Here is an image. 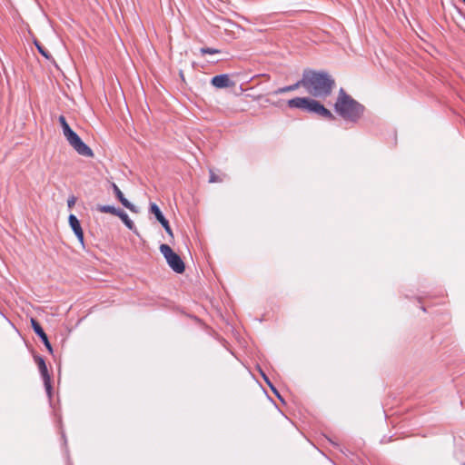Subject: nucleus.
Listing matches in <instances>:
<instances>
[{
  "label": "nucleus",
  "instance_id": "f257e3e1",
  "mask_svg": "<svg viewBox=\"0 0 465 465\" xmlns=\"http://www.w3.org/2000/svg\"><path fill=\"white\" fill-rule=\"evenodd\" d=\"M335 80L324 70L306 68L302 72V79L284 87H334Z\"/></svg>",
  "mask_w": 465,
  "mask_h": 465
},
{
  "label": "nucleus",
  "instance_id": "f03ea898",
  "mask_svg": "<svg viewBox=\"0 0 465 465\" xmlns=\"http://www.w3.org/2000/svg\"><path fill=\"white\" fill-rule=\"evenodd\" d=\"M335 111L343 119L351 122L358 121L363 114V106L346 94L341 89L339 97L335 103Z\"/></svg>",
  "mask_w": 465,
  "mask_h": 465
},
{
  "label": "nucleus",
  "instance_id": "7ed1b4c3",
  "mask_svg": "<svg viewBox=\"0 0 465 465\" xmlns=\"http://www.w3.org/2000/svg\"><path fill=\"white\" fill-rule=\"evenodd\" d=\"M58 122L61 124L63 134L66 138L69 144L80 154L85 157H93L94 153L92 149L85 144L79 135L74 132L69 126L64 115H60Z\"/></svg>",
  "mask_w": 465,
  "mask_h": 465
},
{
  "label": "nucleus",
  "instance_id": "20e7f679",
  "mask_svg": "<svg viewBox=\"0 0 465 465\" xmlns=\"http://www.w3.org/2000/svg\"><path fill=\"white\" fill-rule=\"evenodd\" d=\"M290 107L300 108L303 111L316 114L317 115L325 118V119H332L333 115L326 109L322 104L319 102L310 99V98H294L291 99L288 102Z\"/></svg>",
  "mask_w": 465,
  "mask_h": 465
},
{
  "label": "nucleus",
  "instance_id": "39448f33",
  "mask_svg": "<svg viewBox=\"0 0 465 465\" xmlns=\"http://www.w3.org/2000/svg\"><path fill=\"white\" fill-rule=\"evenodd\" d=\"M232 87H242L244 84L251 83V87H259L260 85H272L271 77L267 74H253L249 73H236L231 74Z\"/></svg>",
  "mask_w": 465,
  "mask_h": 465
},
{
  "label": "nucleus",
  "instance_id": "423d86ee",
  "mask_svg": "<svg viewBox=\"0 0 465 465\" xmlns=\"http://www.w3.org/2000/svg\"><path fill=\"white\" fill-rule=\"evenodd\" d=\"M160 252L165 258L168 265L172 268L173 272L176 273H183L185 270L184 262L181 259V257L175 253L172 248L167 244L160 245Z\"/></svg>",
  "mask_w": 465,
  "mask_h": 465
},
{
  "label": "nucleus",
  "instance_id": "0eeeda50",
  "mask_svg": "<svg viewBox=\"0 0 465 465\" xmlns=\"http://www.w3.org/2000/svg\"><path fill=\"white\" fill-rule=\"evenodd\" d=\"M232 76L228 74H221L212 77L209 81L206 76L203 75V79H200V83L205 85L207 83L213 85V87H232L231 84Z\"/></svg>",
  "mask_w": 465,
  "mask_h": 465
},
{
  "label": "nucleus",
  "instance_id": "6e6552de",
  "mask_svg": "<svg viewBox=\"0 0 465 465\" xmlns=\"http://www.w3.org/2000/svg\"><path fill=\"white\" fill-rule=\"evenodd\" d=\"M36 361V363H37V366L39 368V371L41 372V375L44 379V382H45V390H46V392L47 394L50 396L51 395V381H50V376L48 374V371H47V367H46V364L44 361L43 358L41 357H37L35 359Z\"/></svg>",
  "mask_w": 465,
  "mask_h": 465
},
{
  "label": "nucleus",
  "instance_id": "1a4fd4ad",
  "mask_svg": "<svg viewBox=\"0 0 465 465\" xmlns=\"http://www.w3.org/2000/svg\"><path fill=\"white\" fill-rule=\"evenodd\" d=\"M31 324L35 331V332L41 338L42 341L44 342L45 346L48 350L49 352H53V348L51 343L48 341L47 335L44 331L41 325L38 323V322L35 319H31Z\"/></svg>",
  "mask_w": 465,
  "mask_h": 465
},
{
  "label": "nucleus",
  "instance_id": "9d476101",
  "mask_svg": "<svg viewBox=\"0 0 465 465\" xmlns=\"http://www.w3.org/2000/svg\"><path fill=\"white\" fill-rule=\"evenodd\" d=\"M69 224L74 231L75 236L79 240V242L83 244L84 243V232L82 230L81 224L77 217L74 214H70L69 218Z\"/></svg>",
  "mask_w": 465,
  "mask_h": 465
},
{
  "label": "nucleus",
  "instance_id": "9b49d317",
  "mask_svg": "<svg viewBox=\"0 0 465 465\" xmlns=\"http://www.w3.org/2000/svg\"><path fill=\"white\" fill-rule=\"evenodd\" d=\"M112 187H113V190H114V193L115 194V196L117 197V199L121 202V203L127 209H129L131 212L133 213H137V209L136 207L131 203L124 195V193H122V191L119 189V187L115 184V183H113L112 184Z\"/></svg>",
  "mask_w": 465,
  "mask_h": 465
},
{
  "label": "nucleus",
  "instance_id": "f8f14e48",
  "mask_svg": "<svg viewBox=\"0 0 465 465\" xmlns=\"http://www.w3.org/2000/svg\"><path fill=\"white\" fill-rule=\"evenodd\" d=\"M150 212L155 216V218L157 219V221L160 223H163V222L166 221L165 217L163 216V214L162 213L160 208L158 207V205L156 203H152L150 204Z\"/></svg>",
  "mask_w": 465,
  "mask_h": 465
},
{
  "label": "nucleus",
  "instance_id": "ddd939ff",
  "mask_svg": "<svg viewBox=\"0 0 465 465\" xmlns=\"http://www.w3.org/2000/svg\"><path fill=\"white\" fill-rule=\"evenodd\" d=\"M116 216H118L122 220V222L125 224L127 228H129L130 230L134 229V222L129 218L128 214L124 211L120 209Z\"/></svg>",
  "mask_w": 465,
  "mask_h": 465
},
{
  "label": "nucleus",
  "instance_id": "4468645a",
  "mask_svg": "<svg viewBox=\"0 0 465 465\" xmlns=\"http://www.w3.org/2000/svg\"><path fill=\"white\" fill-rule=\"evenodd\" d=\"M97 210L104 213H111L114 215H117V213H119L120 209H117L112 205H99L97 207Z\"/></svg>",
  "mask_w": 465,
  "mask_h": 465
},
{
  "label": "nucleus",
  "instance_id": "2eb2a0df",
  "mask_svg": "<svg viewBox=\"0 0 465 465\" xmlns=\"http://www.w3.org/2000/svg\"><path fill=\"white\" fill-rule=\"evenodd\" d=\"M35 47H36L37 51H38V52H39V53H40V54H42L45 59H47V60H51V59H53V57H52L51 54L49 53V51H48V50H46V49L45 48V46H44L41 43H39L38 41H35Z\"/></svg>",
  "mask_w": 465,
  "mask_h": 465
},
{
  "label": "nucleus",
  "instance_id": "dca6fc26",
  "mask_svg": "<svg viewBox=\"0 0 465 465\" xmlns=\"http://www.w3.org/2000/svg\"><path fill=\"white\" fill-rule=\"evenodd\" d=\"M199 52L202 55L222 54V50L217 49V48H212V47H202V48H200Z\"/></svg>",
  "mask_w": 465,
  "mask_h": 465
},
{
  "label": "nucleus",
  "instance_id": "f3484780",
  "mask_svg": "<svg viewBox=\"0 0 465 465\" xmlns=\"http://www.w3.org/2000/svg\"><path fill=\"white\" fill-rule=\"evenodd\" d=\"M163 225V227L164 228L165 232L170 235V236H173V231L169 225V223L168 221L166 220L165 222H163V223H161Z\"/></svg>",
  "mask_w": 465,
  "mask_h": 465
},
{
  "label": "nucleus",
  "instance_id": "a211bd4d",
  "mask_svg": "<svg viewBox=\"0 0 465 465\" xmlns=\"http://www.w3.org/2000/svg\"><path fill=\"white\" fill-rule=\"evenodd\" d=\"M75 203H76V198L74 196H71L67 200V205L69 208L74 207Z\"/></svg>",
  "mask_w": 465,
  "mask_h": 465
},
{
  "label": "nucleus",
  "instance_id": "6ab92c4d",
  "mask_svg": "<svg viewBox=\"0 0 465 465\" xmlns=\"http://www.w3.org/2000/svg\"><path fill=\"white\" fill-rule=\"evenodd\" d=\"M210 183L221 182V180L212 172L210 175Z\"/></svg>",
  "mask_w": 465,
  "mask_h": 465
},
{
  "label": "nucleus",
  "instance_id": "aec40b11",
  "mask_svg": "<svg viewBox=\"0 0 465 465\" xmlns=\"http://www.w3.org/2000/svg\"><path fill=\"white\" fill-rule=\"evenodd\" d=\"M180 76H181V78H182V81H183L184 84H186L185 79H184V76H183V71H180Z\"/></svg>",
  "mask_w": 465,
  "mask_h": 465
},
{
  "label": "nucleus",
  "instance_id": "412c9836",
  "mask_svg": "<svg viewBox=\"0 0 465 465\" xmlns=\"http://www.w3.org/2000/svg\"><path fill=\"white\" fill-rule=\"evenodd\" d=\"M264 379H265L266 382H267V383L271 386V388L273 390V391H275V392H276L275 389L272 386V384H271L270 381H269L266 377H264Z\"/></svg>",
  "mask_w": 465,
  "mask_h": 465
},
{
  "label": "nucleus",
  "instance_id": "4be33fe9",
  "mask_svg": "<svg viewBox=\"0 0 465 465\" xmlns=\"http://www.w3.org/2000/svg\"><path fill=\"white\" fill-rule=\"evenodd\" d=\"M315 92L312 93L313 95H317L319 93L317 92L319 89H314Z\"/></svg>",
  "mask_w": 465,
  "mask_h": 465
},
{
  "label": "nucleus",
  "instance_id": "5701e85b",
  "mask_svg": "<svg viewBox=\"0 0 465 465\" xmlns=\"http://www.w3.org/2000/svg\"><path fill=\"white\" fill-rule=\"evenodd\" d=\"M281 91H286L287 89L286 88H283V89H280Z\"/></svg>",
  "mask_w": 465,
  "mask_h": 465
},
{
  "label": "nucleus",
  "instance_id": "b1692460",
  "mask_svg": "<svg viewBox=\"0 0 465 465\" xmlns=\"http://www.w3.org/2000/svg\"><path fill=\"white\" fill-rule=\"evenodd\" d=\"M462 2H463V3H464V5H465V0H462Z\"/></svg>",
  "mask_w": 465,
  "mask_h": 465
}]
</instances>
